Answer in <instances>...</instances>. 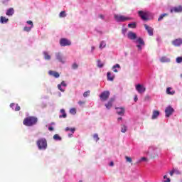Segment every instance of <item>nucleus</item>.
<instances>
[{
  "mask_svg": "<svg viewBox=\"0 0 182 182\" xmlns=\"http://www.w3.org/2000/svg\"><path fill=\"white\" fill-rule=\"evenodd\" d=\"M134 102H137V100H138L137 95L134 96Z\"/></svg>",
  "mask_w": 182,
  "mask_h": 182,
  "instance_id": "nucleus-52",
  "label": "nucleus"
},
{
  "mask_svg": "<svg viewBox=\"0 0 182 182\" xmlns=\"http://www.w3.org/2000/svg\"><path fill=\"white\" fill-rule=\"evenodd\" d=\"M60 46H70L72 43L66 38H61L60 40Z\"/></svg>",
  "mask_w": 182,
  "mask_h": 182,
  "instance_id": "nucleus-6",
  "label": "nucleus"
},
{
  "mask_svg": "<svg viewBox=\"0 0 182 182\" xmlns=\"http://www.w3.org/2000/svg\"><path fill=\"white\" fill-rule=\"evenodd\" d=\"M150 100V97L149 96L145 97V100Z\"/></svg>",
  "mask_w": 182,
  "mask_h": 182,
  "instance_id": "nucleus-54",
  "label": "nucleus"
},
{
  "mask_svg": "<svg viewBox=\"0 0 182 182\" xmlns=\"http://www.w3.org/2000/svg\"><path fill=\"white\" fill-rule=\"evenodd\" d=\"M48 130H49L50 132H53V127H48Z\"/></svg>",
  "mask_w": 182,
  "mask_h": 182,
  "instance_id": "nucleus-49",
  "label": "nucleus"
},
{
  "mask_svg": "<svg viewBox=\"0 0 182 182\" xmlns=\"http://www.w3.org/2000/svg\"><path fill=\"white\" fill-rule=\"evenodd\" d=\"M93 138H94V140H95V141H99L100 140L99 135L97 134H95L93 135Z\"/></svg>",
  "mask_w": 182,
  "mask_h": 182,
  "instance_id": "nucleus-36",
  "label": "nucleus"
},
{
  "mask_svg": "<svg viewBox=\"0 0 182 182\" xmlns=\"http://www.w3.org/2000/svg\"><path fill=\"white\" fill-rule=\"evenodd\" d=\"M60 113H62V115H59V118L62 119L63 117V119H66L67 114H66V112H65V110L63 109H60Z\"/></svg>",
  "mask_w": 182,
  "mask_h": 182,
  "instance_id": "nucleus-22",
  "label": "nucleus"
},
{
  "mask_svg": "<svg viewBox=\"0 0 182 182\" xmlns=\"http://www.w3.org/2000/svg\"><path fill=\"white\" fill-rule=\"evenodd\" d=\"M173 46H181L182 45V38H176L172 41Z\"/></svg>",
  "mask_w": 182,
  "mask_h": 182,
  "instance_id": "nucleus-12",
  "label": "nucleus"
},
{
  "mask_svg": "<svg viewBox=\"0 0 182 182\" xmlns=\"http://www.w3.org/2000/svg\"><path fill=\"white\" fill-rule=\"evenodd\" d=\"M58 88L59 89V90H60V92H65V90L62 88V85H58Z\"/></svg>",
  "mask_w": 182,
  "mask_h": 182,
  "instance_id": "nucleus-46",
  "label": "nucleus"
},
{
  "mask_svg": "<svg viewBox=\"0 0 182 182\" xmlns=\"http://www.w3.org/2000/svg\"><path fill=\"white\" fill-rule=\"evenodd\" d=\"M109 96H110V92L104 91L100 94V99H101V100L102 102H106V100H107V99H109Z\"/></svg>",
  "mask_w": 182,
  "mask_h": 182,
  "instance_id": "nucleus-4",
  "label": "nucleus"
},
{
  "mask_svg": "<svg viewBox=\"0 0 182 182\" xmlns=\"http://www.w3.org/2000/svg\"><path fill=\"white\" fill-rule=\"evenodd\" d=\"M137 26V23L136 22H133L128 24V28H132V29H134Z\"/></svg>",
  "mask_w": 182,
  "mask_h": 182,
  "instance_id": "nucleus-28",
  "label": "nucleus"
},
{
  "mask_svg": "<svg viewBox=\"0 0 182 182\" xmlns=\"http://www.w3.org/2000/svg\"><path fill=\"white\" fill-rule=\"evenodd\" d=\"M61 85H62V86H64V87H66V86H67V85L65 83V81H63V82H61Z\"/></svg>",
  "mask_w": 182,
  "mask_h": 182,
  "instance_id": "nucleus-50",
  "label": "nucleus"
},
{
  "mask_svg": "<svg viewBox=\"0 0 182 182\" xmlns=\"http://www.w3.org/2000/svg\"><path fill=\"white\" fill-rule=\"evenodd\" d=\"M171 89H172L171 87H168L166 89V93H167V95H171L172 96L173 95H174L176 93V91L175 90L171 91Z\"/></svg>",
  "mask_w": 182,
  "mask_h": 182,
  "instance_id": "nucleus-21",
  "label": "nucleus"
},
{
  "mask_svg": "<svg viewBox=\"0 0 182 182\" xmlns=\"http://www.w3.org/2000/svg\"><path fill=\"white\" fill-rule=\"evenodd\" d=\"M106 47V43L105 41H102L100 44V48L103 49V48Z\"/></svg>",
  "mask_w": 182,
  "mask_h": 182,
  "instance_id": "nucleus-33",
  "label": "nucleus"
},
{
  "mask_svg": "<svg viewBox=\"0 0 182 182\" xmlns=\"http://www.w3.org/2000/svg\"><path fill=\"white\" fill-rule=\"evenodd\" d=\"M31 30H32V27L26 26L23 28V31L25 32H30V31H31Z\"/></svg>",
  "mask_w": 182,
  "mask_h": 182,
  "instance_id": "nucleus-35",
  "label": "nucleus"
},
{
  "mask_svg": "<svg viewBox=\"0 0 182 182\" xmlns=\"http://www.w3.org/2000/svg\"><path fill=\"white\" fill-rule=\"evenodd\" d=\"M79 182H82V181H79Z\"/></svg>",
  "mask_w": 182,
  "mask_h": 182,
  "instance_id": "nucleus-62",
  "label": "nucleus"
},
{
  "mask_svg": "<svg viewBox=\"0 0 182 182\" xmlns=\"http://www.w3.org/2000/svg\"><path fill=\"white\" fill-rule=\"evenodd\" d=\"M85 103H86L85 101H79L78 102V105H80V106H82V105H85Z\"/></svg>",
  "mask_w": 182,
  "mask_h": 182,
  "instance_id": "nucleus-47",
  "label": "nucleus"
},
{
  "mask_svg": "<svg viewBox=\"0 0 182 182\" xmlns=\"http://www.w3.org/2000/svg\"><path fill=\"white\" fill-rule=\"evenodd\" d=\"M122 117H120L118 118V120H122Z\"/></svg>",
  "mask_w": 182,
  "mask_h": 182,
  "instance_id": "nucleus-59",
  "label": "nucleus"
},
{
  "mask_svg": "<svg viewBox=\"0 0 182 182\" xmlns=\"http://www.w3.org/2000/svg\"><path fill=\"white\" fill-rule=\"evenodd\" d=\"M164 178H165V179L166 178V179H167V176L165 175V176H164Z\"/></svg>",
  "mask_w": 182,
  "mask_h": 182,
  "instance_id": "nucleus-60",
  "label": "nucleus"
},
{
  "mask_svg": "<svg viewBox=\"0 0 182 182\" xmlns=\"http://www.w3.org/2000/svg\"><path fill=\"white\" fill-rule=\"evenodd\" d=\"M117 113L119 116H123L124 114V108L123 107H117Z\"/></svg>",
  "mask_w": 182,
  "mask_h": 182,
  "instance_id": "nucleus-16",
  "label": "nucleus"
},
{
  "mask_svg": "<svg viewBox=\"0 0 182 182\" xmlns=\"http://www.w3.org/2000/svg\"><path fill=\"white\" fill-rule=\"evenodd\" d=\"M14 106H15V103H11V104L10 105V107H14Z\"/></svg>",
  "mask_w": 182,
  "mask_h": 182,
  "instance_id": "nucleus-56",
  "label": "nucleus"
},
{
  "mask_svg": "<svg viewBox=\"0 0 182 182\" xmlns=\"http://www.w3.org/2000/svg\"><path fill=\"white\" fill-rule=\"evenodd\" d=\"M159 116H160V112L159 110H154L151 117L152 120L156 119Z\"/></svg>",
  "mask_w": 182,
  "mask_h": 182,
  "instance_id": "nucleus-15",
  "label": "nucleus"
},
{
  "mask_svg": "<svg viewBox=\"0 0 182 182\" xmlns=\"http://www.w3.org/2000/svg\"><path fill=\"white\" fill-rule=\"evenodd\" d=\"M117 68H118V69H120V65L116 64L115 65H114V66L112 67V70H113V72H114L115 73H117V72H119V71L117 70Z\"/></svg>",
  "mask_w": 182,
  "mask_h": 182,
  "instance_id": "nucleus-24",
  "label": "nucleus"
},
{
  "mask_svg": "<svg viewBox=\"0 0 182 182\" xmlns=\"http://www.w3.org/2000/svg\"><path fill=\"white\" fill-rule=\"evenodd\" d=\"M48 75H50V76H53L54 77H59L60 75H59V73L56 72V71H52V70H50L48 72Z\"/></svg>",
  "mask_w": 182,
  "mask_h": 182,
  "instance_id": "nucleus-18",
  "label": "nucleus"
},
{
  "mask_svg": "<svg viewBox=\"0 0 182 182\" xmlns=\"http://www.w3.org/2000/svg\"><path fill=\"white\" fill-rule=\"evenodd\" d=\"M99 17L101 18V19H104L105 18V16L102 15V14H100L99 16Z\"/></svg>",
  "mask_w": 182,
  "mask_h": 182,
  "instance_id": "nucleus-53",
  "label": "nucleus"
},
{
  "mask_svg": "<svg viewBox=\"0 0 182 182\" xmlns=\"http://www.w3.org/2000/svg\"><path fill=\"white\" fill-rule=\"evenodd\" d=\"M36 123H38V117L33 116L27 117L23 121L24 126H27L28 127L35 126Z\"/></svg>",
  "mask_w": 182,
  "mask_h": 182,
  "instance_id": "nucleus-1",
  "label": "nucleus"
},
{
  "mask_svg": "<svg viewBox=\"0 0 182 182\" xmlns=\"http://www.w3.org/2000/svg\"><path fill=\"white\" fill-rule=\"evenodd\" d=\"M176 63H182V57L176 58Z\"/></svg>",
  "mask_w": 182,
  "mask_h": 182,
  "instance_id": "nucleus-42",
  "label": "nucleus"
},
{
  "mask_svg": "<svg viewBox=\"0 0 182 182\" xmlns=\"http://www.w3.org/2000/svg\"><path fill=\"white\" fill-rule=\"evenodd\" d=\"M173 12H175L176 14L182 12V6H178L172 8L171 9V13L173 14Z\"/></svg>",
  "mask_w": 182,
  "mask_h": 182,
  "instance_id": "nucleus-11",
  "label": "nucleus"
},
{
  "mask_svg": "<svg viewBox=\"0 0 182 182\" xmlns=\"http://www.w3.org/2000/svg\"><path fill=\"white\" fill-rule=\"evenodd\" d=\"M53 139H54V140H59V141H60V140H62V137H60V136H59V134H55L53 136Z\"/></svg>",
  "mask_w": 182,
  "mask_h": 182,
  "instance_id": "nucleus-31",
  "label": "nucleus"
},
{
  "mask_svg": "<svg viewBox=\"0 0 182 182\" xmlns=\"http://www.w3.org/2000/svg\"><path fill=\"white\" fill-rule=\"evenodd\" d=\"M77 68H79V65H77V63H74L72 65V68H73V69L76 70V69H77Z\"/></svg>",
  "mask_w": 182,
  "mask_h": 182,
  "instance_id": "nucleus-39",
  "label": "nucleus"
},
{
  "mask_svg": "<svg viewBox=\"0 0 182 182\" xmlns=\"http://www.w3.org/2000/svg\"><path fill=\"white\" fill-rule=\"evenodd\" d=\"M70 113L71 114H75L76 113V109H75V108H71V109H70Z\"/></svg>",
  "mask_w": 182,
  "mask_h": 182,
  "instance_id": "nucleus-40",
  "label": "nucleus"
},
{
  "mask_svg": "<svg viewBox=\"0 0 182 182\" xmlns=\"http://www.w3.org/2000/svg\"><path fill=\"white\" fill-rule=\"evenodd\" d=\"M103 66H105V65L103 63H102V61H100V60H97V67L98 68H103Z\"/></svg>",
  "mask_w": 182,
  "mask_h": 182,
  "instance_id": "nucleus-34",
  "label": "nucleus"
},
{
  "mask_svg": "<svg viewBox=\"0 0 182 182\" xmlns=\"http://www.w3.org/2000/svg\"><path fill=\"white\" fill-rule=\"evenodd\" d=\"M140 18L142 19V21H148L149 20V12L148 11H139L138 12Z\"/></svg>",
  "mask_w": 182,
  "mask_h": 182,
  "instance_id": "nucleus-5",
  "label": "nucleus"
},
{
  "mask_svg": "<svg viewBox=\"0 0 182 182\" xmlns=\"http://www.w3.org/2000/svg\"><path fill=\"white\" fill-rule=\"evenodd\" d=\"M114 102V98H110L109 100L107 102V104H105V107L106 109H107L108 110H109V109H112V107H113V103Z\"/></svg>",
  "mask_w": 182,
  "mask_h": 182,
  "instance_id": "nucleus-9",
  "label": "nucleus"
},
{
  "mask_svg": "<svg viewBox=\"0 0 182 182\" xmlns=\"http://www.w3.org/2000/svg\"><path fill=\"white\" fill-rule=\"evenodd\" d=\"M36 144L39 150H46L48 149V141H46V139L45 138L39 139L37 141Z\"/></svg>",
  "mask_w": 182,
  "mask_h": 182,
  "instance_id": "nucleus-2",
  "label": "nucleus"
},
{
  "mask_svg": "<svg viewBox=\"0 0 182 182\" xmlns=\"http://www.w3.org/2000/svg\"><path fill=\"white\" fill-rule=\"evenodd\" d=\"M171 180H170V178H167L166 181H164V182H170Z\"/></svg>",
  "mask_w": 182,
  "mask_h": 182,
  "instance_id": "nucleus-55",
  "label": "nucleus"
},
{
  "mask_svg": "<svg viewBox=\"0 0 182 182\" xmlns=\"http://www.w3.org/2000/svg\"><path fill=\"white\" fill-rule=\"evenodd\" d=\"M174 173H176V174H180V171L178 170V171H176Z\"/></svg>",
  "mask_w": 182,
  "mask_h": 182,
  "instance_id": "nucleus-58",
  "label": "nucleus"
},
{
  "mask_svg": "<svg viewBox=\"0 0 182 182\" xmlns=\"http://www.w3.org/2000/svg\"><path fill=\"white\" fill-rule=\"evenodd\" d=\"M125 159L127 163H132V161H133V159H132V158L129 156H125Z\"/></svg>",
  "mask_w": 182,
  "mask_h": 182,
  "instance_id": "nucleus-38",
  "label": "nucleus"
},
{
  "mask_svg": "<svg viewBox=\"0 0 182 182\" xmlns=\"http://www.w3.org/2000/svg\"><path fill=\"white\" fill-rule=\"evenodd\" d=\"M139 161H147V158L142 157V158H141V160Z\"/></svg>",
  "mask_w": 182,
  "mask_h": 182,
  "instance_id": "nucleus-48",
  "label": "nucleus"
},
{
  "mask_svg": "<svg viewBox=\"0 0 182 182\" xmlns=\"http://www.w3.org/2000/svg\"><path fill=\"white\" fill-rule=\"evenodd\" d=\"M114 165V164L113 163V161H111L109 164V166H113Z\"/></svg>",
  "mask_w": 182,
  "mask_h": 182,
  "instance_id": "nucleus-57",
  "label": "nucleus"
},
{
  "mask_svg": "<svg viewBox=\"0 0 182 182\" xmlns=\"http://www.w3.org/2000/svg\"><path fill=\"white\" fill-rule=\"evenodd\" d=\"M43 55L44 59H46V60H50V55H49V53H48V52H43Z\"/></svg>",
  "mask_w": 182,
  "mask_h": 182,
  "instance_id": "nucleus-25",
  "label": "nucleus"
},
{
  "mask_svg": "<svg viewBox=\"0 0 182 182\" xmlns=\"http://www.w3.org/2000/svg\"><path fill=\"white\" fill-rule=\"evenodd\" d=\"M59 16H60V18L66 17V13L65 12V11H61L59 14Z\"/></svg>",
  "mask_w": 182,
  "mask_h": 182,
  "instance_id": "nucleus-32",
  "label": "nucleus"
},
{
  "mask_svg": "<svg viewBox=\"0 0 182 182\" xmlns=\"http://www.w3.org/2000/svg\"><path fill=\"white\" fill-rule=\"evenodd\" d=\"M71 132L73 133H75V132H76V129L75 128H70V127H66L65 128V132Z\"/></svg>",
  "mask_w": 182,
  "mask_h": 182,
  "instance_id": "nucleus-30",
  "label": "nucleus"
},
{
  "mask_svg": "<svg viewBox=\"0 0 182 182\" xmlns=\"http://www.w3.org/2000/svg\"><path fill=\"white\" fill-rule=\"evenodd\" d=\"M159 60L161 63H169L171 62L170 58L166 56H162Z\"/></svg>",
  "mask_w": 182,
  "mask_h": 182,
  "instance_id": "nucleus-14",
  "label": "nucleus"
},
{
  "mask_svg": "<svg viewBox=\"0 0 182 182\" xmlns=\"http://www.w3.org/2000/svg\"><path fill=\"white\" fill-rule=\"evenodd\" d=\"M107 80H110V82H113V80H114V75H112V73L110 72H108L107 73Z\"/></svg>",
  "mask_w": 182,
  "mask_h": 182,
  "instance_id": "nucleus-19",
  "label": "nucleus"
},
{
  "mask_svg": "<svg viewBox=\"0 0 182 182\" xmlns=\"http://www.w3.org/2000/svg\"><path fill=\"white\" fill-rule=\"evenodd\" d=\"M144 28L146 29V31H147L149 36H153V28L149 26L147 24H144Z\"/></svg>",
  "mask_w": 182,
  "mask_h": 182,
  "instance_id": "nucleus-13",
  "label": "nucleus"
},
{
  "mask_svg": "<svg viewBox=\"0 0 182 182\" xmlns=\"http://www.w3.org/2000/svg\"><path fill=\"white\" fill-rule=\"evenodd\" d=\"M164 16H167V14H161L159 18H158V21H163V18H164Z\"/></svg>",
  "mask_w": 182,
  "mask_h": 182,
  "instance_id": "nucleus-37",
  "label": "nucleus"
},
{
  "mask_svg": "<svg viewBox=\"0 0 182 182\" xmlns=\"http://www.w3.org/2000/svg\"><path fill=\"white\" fill-rule=\"evenodd\" d=\"M27 23L28 25H31L30 28H33V22H32V21H28Z\"/></svg>",
  "mask_w": 182,
  "mask_h": 182,
  "instance_id": "nucleus-43",
  "label": "nucleus"
},
{
  "mask_svg": "<svg viewBox=\"0 0 182 182\" xmlns=\"http://www.w3.org/2000/svg\"><path fill=\"white\" fill-rule=\"evenodd\" d=\"M166 117H170L174 113V109L171 107H167L165 109Z\"/></svg>",
  "mask_w": 182,
  "mask_h": 182,
  "instance_id": "nucleus-7",
  "label": "nucleus"
},
{
  "mask_svg": "<svg viewBox=\"0 0 182 182\" xmlns=\"http://www.w3.org/2000/svg\"><path fill=\"white\" fill-rule=\"evenodd\" d=\"M136 47L140 50H141V45H137Z\"/></svg>",
  "mask_w": 182,
  "mask_h": 182,
  "instance_id": "nucleus-51",
  "label": "nucleus"
},
{
  "mask_svg": "<svg viewBox=\"0 0 182 182\" xmlns=\"http://www.w3.org/2000/svg\"><path fill=\"white\" fill-rule=\"evenodd\" d=\"M72 134H69V136L71 137Z\"/></svg>",
  "mask_w": 182,
  "mask_h": 182,
  "instance_id": "nucleus-61",
  "label": "nucleus"
},
{
  "mask_svg": "<svg viewBox=\"0 0 182 182\" xmlns=\"http://www.w3.org/2000/svg\"><path fill=\"white\" fill-rule=\"evenodd\" d=\"M89 95H90V91H86L83 93V96L84 97H87V96H89Z\"/></svg>",
  "mask_w": 182,
  "mask_h": 182,
  "instance_id": "nucleus-41",
  "label": "nucleus"
},
{
  "mask_svg": "<svg viewBox=\"0 0 182 182\" xmlns=\"http://www.w3.org/2000/svg\"><path fill=\"white\" fill-rule=\"evenodd\" d=\"M159 154H157V151H153V152L151 154L150 157L151 159H156Z\"/></svg>",
  "mask_w": 182,
  "mask_h": 182,
  "instance_id": "nucleus-27",
  "label": "nucleus"
},
{
  "mask_svg": "<svg viewBox=\"0 0 182 182\" xmlns=\"http://www.w3.org/2000/svg\"><path fill=\"white\" fill-rule=\"evenodd\" d=\"M128 38L131 41H134L135 39H137V34L136 33H134L132 31H129L127 34Z\"/></svg>",
  "mask_w": 182,
  "mask_h": 182,
  "instance_id": "nucleus-10",
  "label": "nucleus"
},
{
  "mask_svg": "<svg viewBox=\"0 0 182 182\" xmlns=\"http://www.w3.org/2000/svg\"><path fill=\"white\" fill-rule=\"evenodd\" d=\"M16 108H15V111H16V112H19V110H21V107L18 106V104H16Z\"/></svg>",
  "mask_w": 182,
  "mask_h": 182,
  "instance_id": "nucleus-45",
  "label": "nucleus"
},
{
  "mask_svg": "<svg viewBox=\"0 0 182 182\" xmlns=\"http://www.w3.org/2000/svg\"><path fill=\"white\" fill-rule=\"evenodd\" d=\"M176 171H178V169H173L172 171H170V176H173V174L176 173Z\"/></svg>",
  "mask_w": 182,
  "mask_h": 182,
  "instance_id": "nucleus-44",
  "label": "nucleus"
},
{
  "mask_svg": "<svg viewBox=\"0 0 182 182\" xmlns=\"http://www.w3.org/2000/svg\"><path fill=\"white\" fill-rule=\"evenodd\" d=\"M55 56L56 59L59 60V62H61V63H65V61H63V58H62V55L60 53H56Z\"/></svg>",
  "mask_w": 182,
  "mask_h": 182,
  "instance_id": "nucleus-20",
  "label": "nucleus"
},
{
  "mask_svg": "<svg viewBox=\"0 0 182 182\" xmlns=\"http://www.w3.org/2000/svg\"><path fill=\"white\" fill-rule=\"evenodd\" d=\"M122 133H126L127 132V127L126 125H121Z\"/></svg>",
  "mask_w": 182,
  "mask_h": 182,
  "instance_id": "nucleus-29",
  "label": "nucleus"
},
{
  "mask_svg": "<svg viewBox=\"0 0 182 182\" xmlns=\"http://www.w3.org/2000/svg\"><path fill=\"white\" fill-rule=\"evenodd\" d=\"M114 18L117 22H126L127 21H132V18L119 14H114Z\"/></svg>",
  "mask_w": 182,
  "mask_h": 182,
  "instance_id": "nucleus-3",
  "label": "nucleus"
},
{
  "mask_svg": "<svg viewBox=\"0 0 182 182\" xmlns=\"http://www.w3.org/2000/svg\"><path fill=\"white\" fill-rule=\"evenodd\" d=\"M9 21V18H6V17L1 16L0 18V22L1 23H6Z\"/></svg>",
  "mask_w": 182,
  "mask_h": 182,
  "instance_id": "nucleus-23",
  "label": "nucleus"
},
{
  "mask_svg": "<svg viewBox=\"0 0 182 182\" xmlns=\"http://www.w3.org/2000/svg\"><path fill=\"white\" fill-rule=\"evenodd\" d=\"M136 90L138 92V93H144V92H146V87L142 85L138 84L136 85Z\"/></svg>",
  "mask_w": 182,
  "mask_h": 182,
  "instance_id": "nucleus-8",
  "label": "nucleus"
},
{
  "mask_svg": "<svg viewBox=\"0 0 182 182\" xmlns=\"http://www.w3.org/2000/svg\"><path fill=\"white\" fill-rule=\"evenodd\" d=\"M136 43H139V45H144V41H143V38L139 37L136 39Z\"/></svg>",
  "mask_w": 182,
  "mask_h": 182,
  "instance_id": "nucleus-26",
  "label": "nucleus"
},
{
  "mask_svg": "<svg viewBox=\"0 0 182 182\" xmlns=\"http://www.w3.org/2000/svg\"><path fill=\"white\" fill-rule=\"evenodd\" d=\"M14 14H15V10L14 9V8H9L6 13L7 16H12Z\"/></svg>",
  "mask_w": 182,
  "mask_h": 182,
  "instance_id": "nucleus-17",
  "label": "nucleus"
}]
</instances>
